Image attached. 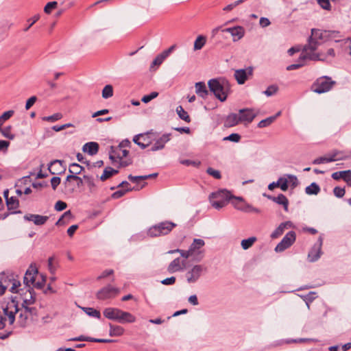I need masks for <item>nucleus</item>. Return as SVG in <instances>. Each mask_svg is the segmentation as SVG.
I'll use <instances>...</instances> for the list:
<instances>
[{"mask_svg":"<svg viewBox=\"0 0 351 351\" xmlns=\"http://www.w3.org/2000/svg\"><path fill=\"white\" fill-rule=\"evenodd\" d=\"M113 95V88L112 85H106L102 90V97L108 99Z\"/></svg>","mask_w":351,"mask_h":351,"instance_id":"47","label":"nucleus"},{"mask_svg":"<svg viewBox=\"0 0 351 351\" xmlns=\"http://www.w3.org/2000/svg\"><path fill=\"white\" fill-rule=\"evenodd\" d=\"M71 217H72L71 212L70 210L66 211L62 215V217L56 221V226H61V225L64 224L65 222L64 221V219L66 218V219H70L71 218Z\"/></svg>","mask_w":351,"mask_h":351,"instance_id":"52","label":"nucleus"},{"mask_svg":"<svg viewBox=\"0 0 351 351\" xmlns=\"http://www.w3.org/2000/svg\"><path fill=\"white\" fill-rule=\"evenodd\" d=\"M206 173L216 179H220L221 178L220 171L211 167L207 169Z\"/></svg>","mask_w":351,"mask_h":351,"instance_id":"60","label":"nucleus"},{"mask_svg":"<svg viewBox=\"0 0 351 351\" xmlns=\"http://www.w3.org/2000/svg\"><path fill=\"white\" fill-rule=\"evenodd\" d=\"M158 95V93L157 92H152L149 95H144L142 97L141 101L143 103L147 104V103L149 102L151 100H152L153 99L156 98Z\"/></svg>","mask_w":351,"mask_h":351,"instance_id":"63","label":"nucleus"},{"mask_svg":"<svg viewBox=\"0 0 351 351\" xmlns=\"http://www.w3.org/2000/svg\"><path fill=\"white\" fill-rule=\"evenodd\" d=\"M232 199H234L236 200V202H232L234 208L240 210V208L243 206V203L245 202L243 199L241 197L234 196H232Z\"/></svg>","mask_w":351,"mask_h":351,"instance_id":"53","label":"nucleus"},{"mask_svg":"<svg viewBox=\"0 0 351 351\" xmlns=\"http://www.w3.org/2000/svg\"><path fill=\"white\" fill-rule=\"evenodd\" d=\"M320 191L319 186L315 183L313 182L309 186H306L305 189V192L308 195H317Z\"/></svg>","mask_w":351,"mask_h":351,"instance_id":"35","label":"nucleus"},{"mask_svg":"<svg viewBox=\"0 0 351 351\" xmlns=\"http://www.w3.org/2000/svg\"><path fill=\"white\" fill-rule=\"evenodd\" d=\"M257 239L255 237H251L247 239H243L241 241V245L242 248L245 250L251 247L254 243L256 241Z\"/></svg>","mask_w":351,"mask_h":351,"instance_id":"39","label":"nucleus"},{"mask_svg":"<svg viewBox=\"0 0 351 351\" xmlns=\"http://www.w3.org/2000/svg\"><path fill=\"white\" fill-rule=\"evenodd\" d=\"M171 136V134H164L157 139L154 138V140L155 141V143L151 147L150 151L156 152L162 149L165 147V144L170 141Z\"/></svg>","mask_w":351,"mask_h":351,"instance_id":"17","label":"nucleus"},{"mask_svg":"<svg viewBox=\"0 0 351 351\" xmlns=\"http://www.w3.org/2000/svg\"><path fill=\"white\" fill-rule=\"evenodd\" d=\"M292 223L291 221H285L281 223L278 228H276L271 234V239H277L281 236L286 228H290Z\"/></svg>","mask_w":351,"mask_h":351,"instance_id":"25","label":"nucleus"},{"mask_svg":"<svg viewBox=\"0 0 351 351\" xmlns=\"http://www.w3.org/2000/svg\"><path fill=\"white\" fill-rule=\"evenodd\" d=\"M141 136H143V134H137L134 136L133 138V141L137 144L141 149H145L151 143V141H147V143H141Z\"/></svg>","mask_w":351,"mask_h":351,"instance_id":"46","label":"nucleus"},{"mask_svg":"<svg viewBox=\"0 0 351 351\" xmlns=\"http://www.w3.org/2000/svg\"><path fill=\"white\" fill-rule=\"evenodd\" d=\"M73 341H86L89 342H97V343H113L115 342L116 340L114 339H96L90 337H85L84 335H81L77 337H75L72 339Z\"/></svg>","mask_w":351,"mask_h":351,"instance_id":"27","label":"nucleus"},{"mask_svg":"<svg viewBox=\"0 0 351 351\" xmlns=\"http://www.w3.org/2000/svg\"><path fill=\"white\" fill-rule=\"evenodd\" d=\"M331 176L335 180H338L340 178H342L344 181L348 182V178H350V177L351 176V171L346 170V171H337V172L333 173Z\"/></svg>","mask_w":351,"mask_h":351,"instance_id":"30","label":"nucleus"},{"mask_svg":"<svg viewBox=\"0 0 351 351\" xmlns=\"http://www.w3.org/2000/svg\"><path fill=\"white\" fill-rule=\"evenodd\" d=\"M141 136H143V134H137L134 136L133 138V141L137 144L141 149H145L151 143V141H147V143H141Z\"/></svg>","mask_w":351,"mask_h":351,"instance_id":"45","label":"nucleus"},{"mask_svg":"<svg viewBox=\"0 0 351 351\" xmlns=\"http://www.w3.org/2000/svg\"><path fill=\"white\" fill-rule=\"evenodd\" d=\"M305 60H300V58H299L298 60V63L292 64L289 65L287 67V71H292V70H295V69L301 68L302 66H303L304 65V61Z\"/></svg>","mask_w":351,"mask_h":351,"instance_id":"57","label":"nucleus"},{"mask_svg":"<svg viewBox=\"0 0 351 351\" xmlns=\"http://www.w3.org/2000/svg\"><path fill=\"white\" fill-rule=\"evenodd\" d=\"M62 162L59 160H55L51 162L50 165L48 167L49 172L53 175L61 173V171H58V169L53 170V169L56 166H58L60 168H62Z\"/></svg>","mask_w":351,"mask_h":351,"instance_id":"40","label":"nucleus"},{"mask_svg":"<svg viewBox=\"0 0 351 351\" xmlns=\"http://www.w3.org/2000/svg\"><path fill=\"white\" fill-rule=\"evenodd\" d=\"M279 182V187L281 189L282 191H286L288 189V180L287 178L280 177L278 179Z\"/></svg>","mask_w":351,"mask_h":351,"instance_id":"64","label":"nucleus"},{"mask_svg":"<svg viewBox=\"0 0 351 351\" xmlns=\"http://www.w3.org/2000/svg\"><path fill=\"white\" fill-rule=\"evenodd\" d=\"M24 219L32 221L36 226H42L47 221L49 217L35 214H27L24 216Z\"/></svg>","mask_w":351,"mask_h":351,"instance_id":"19","label":"nucleus"},{"mask_svg":"<svg viewBox=\"0 0 351 351\" xmlns=\"http://www.w3.org/2000/svg\"><path fill=\"white\" fill-rule=\"evenodd\" d=\"M335 82L332 81L330 77L327 76L321 77L313 84L312 90L315 93L321 94L329 91Z\"/></svg>","mask_w":351,"mask_h":351,"instance_id":"6","label":"nucleus"},{"mask_svg":"<svg viewBox=\"0 0 351 351\" xmlns=\"http://www.w3.org/2000/svg\"><path fill=\"white\" fill-rule=\"evenodd\" d=\"M19 312H20L18 319L19 325L22 327L26 326L31 316L23 309L20 310L18 302L12 299L0 310V330L5 327L7 320L10 325H12L15 321V315Z\"/></svg>","mask_w":351,"mask_h":351,"instance_id":"2","label":"nucleus"},{"mask_svg":"<svg viewBox=\"0 0 351 351\" xmlns=\"http://www.w3.org/2000/svg\"><path fill=\"white\" fill-rule=\"evenodd\" d=\"M341 154L338 152V150L333 151L331 154H328L326 156H322L315 158L313 161V164L314 165H319L322 163H328L330 162H335L337 160H343L346 157L345 156H338V155Z\"/></svg>","mask_w":351,"mask_h":351,"instance_id":"10","label":"nucleus"},{"mask_svg":"<svg viewBox=\"0 0 351 351\" xmlns=\"http://www.w3.org/2000/svg\"><path fill=\"white\" fill-rule=\"evenodd\" d=\"M207 271V267L203 265L193 266L186 273V278L188 283H195L200 277Z\"/></svg>","mask_w":351,"mask_h":351,"instance_id":"7","label":"nucleus"},{"mask_svg":"<svg viewBox=\"0 0 351 351\" xmlns=\"http://www.w3.org/2000/svg\"><path fill=\"white\" fill-rule=\"evenodd\" d=\"M121 313V309L112 307L106 308L103 311V314L105 317H106L108 319L117 322H118Z\"/></svg>","mask_w":351,"mask_h":351,"instance_id":"22","label":"nucleus"},{"mask_svg":"<svg viewBox=\"0 0 351 351\" xmlns=\"http://www.w3.org/2000/svg\"><path fill=\"white\" fill-rule=\"evenodd\" d=\"M11 130H12L11 125L6 126L3 128L1 127L0 129V132L4 137H5L8 139H10V140H13L15 137V135L11 132Z\"/></svg>","mask_w":351,"mask_h":351,"instance_id":"41","label":"nucleus"},{"mask_svg":"<svg viewBox=\"0 0 351 351\" xmlns=\"http://www.w3.org/2000/svg\"><path fill=\"white\" fill-rule=\"evenodd\" d=\"M82 310L90 317H93L97 319L101 318V313L97 309L91 307H83Z\"/></svg>","mask_w":351,"mask_h":351,"instance_id":"37","label":"nucleus"},{"mask_svg":"<svg viewBox=\"0 0 351 351\" xmlns=\"http://www.w3.org/2000/svg\"><path fill=\"white\" fill-rule=\"evenodd\" d=\"M240 140L241 136L237 133H232L229 136L223 138V141H230L234 143H238Z\"/></svg>","mask_w":351,"mask_h":351,"instance_id":"61","label":"nucleus"},{"mask_svg":"<svg viewBox=\"0 0 351 351\" xmlns=\"http://www.w3.org/2000/svg\"><path fill=\"white\" fill-rule=\"evenodd\" d=\"M5 202L8 210L16 209L19 206V202L15 197H10V198H7Z\"/></svg>","mask_w":351,"mask_h":351,"instance_id":"38","label":"nucleus"},{"mask_svg":"<svg viewBox=\"0 0 351 351\" xmlns=\"http://www.w3.org/2000/svg\"><path fill=\"white\" fill-rule=\"evenodd\" d=\"M322 243L323 239L322 237H319L317 242L313 245L312 249L308 252V258L310 262H315L319 258L322 254Z\"/></svg>","mask_w":351,"mask_h":351,"instance_id":"11","label":"nucleus"},{"mask_svg":"<svg viewBox=\"0 0 351 351\" xmlns=\"http://www.w3.org/2000/svg\"><path fill=\"white\" fill-rule=\"evenodd\" d=\"M124 333V328L120 326H114L110 324L109 335L111 337H119Z\"/></svg>","mask_w":351,"mask_h":351,"instance_id":"31","label":"nucleus"},{"mask_svg":"<svg viewBox=\"0 0 351 351\" xmlns=\"http://www.w3.org/2000/svg\"><path fill=\"white\" fill-rule=\"evenodd\" d=\"M21 295L23 300L22 306L32 305L36 302V294L33 289H27Z\"/></svg>","mask_w":351,"mask_h":351,"instance_id":"18","label":"nucleus"},{"mask_svg":"<svg viewBox=\"0 0 351 351\" xmlns=\"http://www.w3.org/2000/svg\"><path fill=\"white\" fill-rule=\"evenodd\" d=\"M205 245V242L203 239H195L193 242L189 247L190 250L193 253V254L195 256V259L196 261H201L204 256L201 252H197L201 247H202Z\"/></svg>","mask_w":351,"mask_h":351,"instance_id":"15","label":"nucleus"},{"mask_svg":"<svg viewBox=\"0 0 351 351\" xmlns=\"http://www.w3.org/2000/svg\"><path fill=\"white\" fill-rule=\"evenodd\" d=\"M186 267V261H181L180 258H175L170 263L167 270L169 273H175L176 271H182Z\"/></svg>","mask_w":351,"mask_h":351,"instance_id":"20","label":"nucleus"},{"mask_svg":"<svg viewBox=\"0 0 351 351\" xmlns=\"http://www.w3.org/2000/svg\"><path fill=\"white\" fill-rule=\"evenodd\" d=\"M37 274L38 270L36 267L32 264L29 268L25 272L23 278V282L27 289H32L31 286L34 283L35 278Z\"/></svg>","mask_w":351,"mask_h":351,"instance_id":"13","label":"nucleus"},{"mask_svg":"<svg viewBox=\"0 0 351 351\" xmlns=\"http://www.w3.org/2000/svg\"><path fill=\"white\" fill-rule=\"evenodd\" d=\"M210 92L221 101H225L230 92V84L225 78H214L208 82Z\"/></svg>","mask_w":351,"mask_h":351,"instance_id":"3","label":"nucleus"},{"mask_svg":"<svg viewBox=\"0 0 351 351\" xmlns=\"http://www.w3.org/2000/svg\"><path fill=\"white\" fill-rule=\"evenodd\" d=\"M195 93L196 94L203 99L207 98L209 92L207 90L206 84L203 82H199L195 83Z\"/></svg>","mask_w":351,"mask_h":351,"instance_id":"26","label":"nucleus"},{"mask_svg":"<svg viewBox=\"0 0 351 351\" xmlns=\"http://www.w3.org/2000/svg\"><path fill=\"white\" fill-rule=\"evenodd\" d=\"M333 193L337 197L341 198L344 196L346 191L344 188L335 186L333 189Z\"/></svg>","mask_w":351,"mask_h":351,"instance_id":"62","label":"nucleus"},{"mask_svg":"<svg viewBox=\"0 0 351 351\" xmlns=\"http://www.w3.org/2000/svg\"><path fill=\"white\" fill-rule=\"evenodd\" d=\"M132 188H127L125 189H120L112 193V197L114 199H118L123 197L127 192L132 191Z\"/></svg>","mask_w":351,"mask_h":351,"instance_id":"51","label":"nucleus"},{"mask_svg":"<svg viewBox=\"0 0 351 351\" xmlns=\"http://www.w3.org/2000/svg\"><path fill=\"white\" fill-rule=\"evenodd\" d=\"M288 183L290 184L291 186L294 189L298 185V180L294 175L287 174V175Z\"/></svg>","mask_w":351,"mask_h":351,"instance_id":"55","label":"nucleus"},{"mask_svg":"<svg viewBox=\"0 0 351 351\" xmlns=\"http://www.w3.org/2000/svg\"><path fill=\"white\" fill-rule=\"evenodd\" d=\"M62 117V114L61 113L58 112V113L53 114L51 116L44 117L43 118V120L47 121H51V122H54V121H56L58 120H60Z\"/></svg>","mask_w":351,"mask_h":351,"instance_id":"56","label":"nucleus"},{"mask_svg":"<svg viewBox=\"0 0 351 351\" xmlns=\"http://www.w3.org/2000/svg\"><path fill=\"white\" fill-rule=\"evenodd\" d=\"M176 226L177 224L172 221H162L150 227L147 231V234L151 237L165 236L171 232Z\"/></svg>","mask_w":351,"mask_h":351,"instance_id":"4","label":"nucleus"},{"mask_svg":"<svg viewBox=\"0 0 351 351\" xmlns=\"http://www.w3.org/2000/svg\"><path fill=\"white\" fill-rule=\"evenodd\" d=\"M240 210L245 213H260L261 210L252 206L251 204H249L246 202L243 203V206L240 208Z\"/></svg>","mask_w":351,"mask_h":351,"instance_id":"42","label":"nucleus"},{"mask_svg":"<svg viewBox=\"0 0 351 351\" xmlns=\"http://www.w3.org/2000/svg\"><path fill=\"white\" fill-rule=\"evenodd\" d=\"M82 150L88 154L95 155L99 151V144L96 142H88L84 145Z\"/></svg>","mask_w":351,"mask_h":351,"instance_id":"28","label":"nucleus"},{"mask_svg":"<svg viewBox=\"0 0 351 351\" xmlns=\"http://www.w3.org/2000/svg\"><path fill=\"white\" fill-rule=\"evenodd\" d=\"M241 123L239 117L237 114L230 113L224 119L223 126L225 128H232Z\"/></svg>","mask_w":351,"mask_h":351,"instance_id":"23","label":"nucleus"},{"mask_svg":"<svg viewBox=\"0 0 351 351\" xmlns=\"http://www.w3.org/2000/svg\"><path fill=\"white\" fill-rule=\"evenodd\" d=\"M117 173H118L117 170H115L110 167H108L104 170L103 174L100 177V180L101 181H105Z\"/></svg>","mask_w":351,"mask_h":351,"instance_id":"34","label":"nucleus"},{"mask_svg":"<svg viewBox=\"0 0 351 351\" xmlns=\"http://www.w3.org/2000/svg\"><path fill=\"white\" fill-rule=\"evenodd\" d=\"M278 90V87L277 85H271L267 87V88L263 92V93L267 97L272 96L275 95Z\"/></svg>","mask_w":351,"mask_h":351,"instance_id":"50","label":"nucleus"},{"mask_svg":"<svg viewBox=\"0 0 351 351\" xmlns=\"http://www.w3.org/2000/svg\"><path fill=\"white\" fill-rule=\"evenodd\" d=\"M58 5V3L56 1H51L46 4L44 8V11L46 14H50L53 9H55Z\"/></svg>","mask_w":351,"mask_h":351,"instance_id":"58","label":"nucleus"},{"mask_svg":"<svg viewBox=\"0 0 351 351\" xmlns=\"http://www.w3.org/2000/svg\"><path fill=\"white\" fill-rule=\"evenodd\" d=\"M253 74V69L250 66L244 69H238L234 72V77L239 84H243Z\"/></svg>","mask_w":351,"mask_h":351,"instance_id":"12","label":"nucleus"},{"mask_svg":"<svg viewBox=\"0 0 351 351\" xmlns=\"http://www.w3.org/2000/svg\"><path fill=\"white\" fill-rule=\"evenodd\" d=\"M267 197L274 202L280 205H282L285 210L286 212L288 211L289 200L285 195L280 193L277 197L268 195Z\"/></svg>","mask_w":351,"mask_h":351,"instance_id":"24","label":"nucleus"},{"mask_svg":"<svg viewBox=\"0 0 351 351\" xmlns=\"http://www.w3.org/2000/svg\"><path fill=\"white\" fill-rule=\"evenodd\" d=\"M296 239V234L294 231L287 232L281 241L276 246V252H282L293 245Z\"/></svg>","mask_w":351,"mask_h":351,"instance_id":"9","label":"nucleus"},{"mask_svg":"<svg viewBox=\"0 0 351 351\" xmlns=\"http://www.w3.org/2000/svg\"><path fill=\"white\" fill-rule=\"evenodd\" d=\"M206 43V37L203 35H199L194 42L193 49L195 51L202 49L203 47L205 45Z\"/></svg>","mask_w":351,"mask_h":351,"instance_id":"32","label":"nucleus"},{"mask_svg":"<svg viewBox=\"0 0 351 351\" xmlns=\"http://www.w3.org/2000/svg\"><path fill=\"white\" fill-rule=\"evenodd\" d=\"M329 36L330 34L328 31L315 28L312 29L311 34L308 38V43L303 47L302 53L300 56V60H324L321 54L315 51L323 42L328 39Z\"/></svg>","mask_w":351,"mask_h":351,"instance_id":"1","label":"nucleus"},{"mask_svg":"<svg viewBox=\"0 0 351 351\" xmlns=\"http://www.w3.org/2000/svg\"><path fill=\"white\" fill-rule=\"evenodd\" d=\"M221 32L230 33L233 38L232 40L234 42L241 40L245 36V33L244 27L239 25L223 29Z\"/></svg>","mask_w":351,"mask_h":351,"instance_id":"14","label":"nucleus"},{"mask_svg":"<svg viewBox=\"0 0 351 351\" xmlns=\"http://www.w3.org/2000/svg\"><path fill=\"white\" fill-rule=\"evenodd\" d=\"M123 148V147H120L119 146L115 149L112 147V152L109 158L112 162L117 161V158L121 160L123 158H125L128 156L129 152L127 149H124Z\"/></svg>","mask_w":351,"mask_h":351,"instance_id":"21","label":"nucleus"},{"mask_svg":"<svg viewBox=\"0 0 351 351\" xmlns=\"http://www.w3.org/2000/svg\"><path fill=\"white\" fill-rule=\"evenodd\" d=\"M276 119V116H271L265 119L261 120L258 123V127L260 128H265L270 125Z\"/></svg>","mask_w":351,"mask_h":351,"instance_id":"44","label":"nucleus"},{"mask_svg":"<svg viewBox=\"0 0 351 351\" xmlns=\"http://www.w3.org/2000/svg\"><path fill=\"white\" fill-rule=\"evenodd\" d=\"M71 180H75L77 182V186L78 187L83 185V179L77 176L68 175L66 178V182H69Z\"/></svg>","mask_w":351,"mask_h":351,"instance_id":"54","label":"nucleus"},{"mask_svg":"<svg viewBox=\"0 0 351 351\" xmlns=\"http://www.w3.org/2000/svg\"><path fill=\"white\" fill-rule=\"evenodd\" d=\"M319 5L324 10H330L331 5L329 0H317Z\"/></svg>","mask_w":351,"mask_h":351,"instance_id":"59","label":"nucleus"},{"mask_svg":"<svg viewBox=\"0 0 351 351\" xmlns=\"http://www.w3.org/2000/svg\"><path fill=\"white\" fill-rule=\"evenodd\" d=\"M84 180H85L87 186L90 192H93L96 189V185L94 182V178L90 176L84 175Z\"/></svg>","mask_w":351,"mask_h":351,"instance_id":"43","label":"nucleus"},{"mask_svg":"<svg viewBox=\"0 0 351 351\" xmlns=\"http://www.w3.org/2000/svg\"><path fill=\"white\" fill-rule=\"evenodd\" d=\"M176 112L181 119L184 120L187 123H189L191 121V118L188 112L184 110L182 106H179L176 108Z\"/></svg>","mask_w":351,"mask_h":351,"instance_id":"36","label":"nucleus"},{"mask_svg":"<svg viewBox=\"0 0 351 351\" xmlns=\"http://www.w3.org/2000/svg\"><path fill=\"white\" fill-rule=\"evenodd\" d=\"M256 114L251 108H243L239 110V119L241 123H250L252 122Z\"/></svg>","mask_w":351,"mask_h":351,"instance_id":"16","label":"nucleus"},{"mask_svg":"<svg viewBox=\"0 0 351 351\" xmlns=\"http://www.w3.org/2000/svg\"><path fill=\"white\" fill-rule=\"evenodd\" d=\"M166 58L167 57L162 53V52L158 54L152 61L150 66L151 69H152L155 66H160Z\"/></svg>","mask_w":351,"mask_h":351,"instance_id":"48","label":"nucleus"},{"mask_svg":"<svg viewBox=\"0 0 351 351\" xmlns=\"http://www.w3.org/2000/svg\"><path fill=\"white\" fill-rule=\"evenodd\" d=\"M23 309L28 313L31 317L36 316L38 314V310L36 307L32 306V305L22 306Z\"/></svg>","mask_w":351,"mask_h":351,"instance_id":"49","label":"nucleus"},{"mask_svg":"<svg viewBox=\"0 0 351 351\" xmlns=\"http://www.w3.org/2000/svg\"><path fill=\"white\" fill-rule=\"evenodd\" d=\"M119 293V289L108 285L98 291L96 296L98 300H106L108 299L114 298Z\"/></svg>","mask_w":351,"mask_h":351,"instance_id":"8","label":"nucleus"},{"mask_svg":"<svg viewBox=\"0 0 351 351\" xmlns=\"http://www.w3.org/2000/svg\"><path fill=\"white\" fill-rule=\"evenodd\" d=\"M136 321V317L130 313L123 311L121 310V313L119 315L118 322L121 324L125 323H133Z\"/></svg>","mask_w":351,"mask_h":351,"instance_id":"29","label":"nucleus"},{"mask_svg":"<svg viewBox=\"0 0 351 351\" xmlns=\"http://www.w3.org/2000/svg\"><path fill=\"white\" fill-rule=\"evenodd\" d=\"M84 168L79 164L75 162L72 163L69 167V172L70 173L69 175L77 176L80 174L84 171Z\"/></svg>","mask_w":351,"mask_h":351,"instance_id":"33","label":"nucleus"},{"mask_svg":"<svg viewBox=\"0 0 351 351\" xmlns=\"http://www.w3.org/2000/svg\"><path fill=\"white\" fill-rule=\"evenodd\" d=\"M232 199V195L227 190H220L213 192L209 195V201L212 206L217 210L224 207L228 201Z\"/></svg>","mask_w":351,"mask_h":351,"instance_id":"5","label":"nucleus"}]
</instances>
